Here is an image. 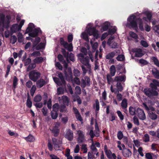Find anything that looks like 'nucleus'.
Returning a JSON list of instances; mask_svg holds the SVG:
<instances>
[{
  "label": "nucleus",
  "instance_id": "nucleus-1",
  "mask_svg": "<svg viewBox=\"0 0 159 159\" xmlns=\"http://www.w3.org/2000/svg\"><path fill=\"white\" fill-rule=\"evenodd\" d=\"M143 14L146 16L147 18L143 17V20L147 22H150L152 15L151 12L148 11H146L141 14H139L138 15L136 14L131 15L127 19L128 24H129L130 26L137 30L138 29L137 22L139 24V29L141 31H143L144 28L142 20L138 17V16L141 17V16Z\"/></svg>",
  "mask_w": 159,
  "mask_h": 159
},
{
  "label": "nucleus",
  "instance_id": "nucleus-2",
  "mask_svg": "<svg viewBox=\"0 0 159 159\" xmlns=\"http://www.w3.org/2000/svg\"><path fill=\"white\" fill-rule=\"evenodd\" d=\"M88 35H93V36L94 38L90 40V43L92 45L93 49L95 50L97 48L98 44L97 43H95L93 44V41H94L95 39H97L99 37V35L98 31L95 28L92 27V24L91 23L88 24L85 32L81 34V37L85 41L89 42V40Z\"/></svg>",
  "mask_w": 159,
  "mask_h": 159
},
{
  "label": "nucleus",
  "instance_id": "nucleus-3",
  "mask_svg": "<svg viewBox=\"0 0 159 159\" xmlns=\"http://www.w3.org/2000/svg\"><path fill=\"white\" fill-rule=\"evenodd\" d=\"M26 32L25 33L30 32L29 34V36L34 37L37 36L38 34L40 33L41 31L39 28H35L34 25L30 23L29 24Z\"/></svg>",
  "mask_w": 159,
  "mask_h": 159
},
{
  "label": "nucleus",
  "instance_id": "nucleus-4",
  "mask_svg": "<svg viewBox=\"0 0 159 159\" xmlns=\"http://www.w3.org/2000/svg\"><path fill=\"white\" fill-rule=\"evenodd\" d=\"M10 16H7L5 18V16L3 14L0 15V30H3L4 28H8L10 22Z\"/></svg>",
  "mask_w": 159,
  "mask_h": 159
},
{
  "label": "nucleus",
  "instance_id": "nucleus-5",
  "mask_svg": "<svg viewBox=\"0 0 159 159\" xmlns=\"http://www.w3.org/2000/svg\"><path fill=\"white\" fill-rule=\"evenodd\" d=\"M78 57L80 62L89 70L91 69V66L89 64V60L88 57H84L83 53H80L78 55Z\"/></svg>",
  "mask_w": 159,
  "mask_h": 159
},
{
  "label": "nucleus",
  "instance_id": "nucleus-6",
  "mask_svg": "<svg viewBox=\"0 0 159 159\" xmlns=\"http://www.w3.org/2000/svg\"><path fill=\"white\" fill-rule=\"evenodd\" d=\"M64 65L65 67V74L66 79L68 81H71L72 80V74L71 68L70 67H67V64L64 62Z\"/></svg>",
  "mask_w": 159,
  "mask_h": 159
},
{
  "label": "nucleus",
  "instance_id": "nucleus-7",
  "mask_svg": "<svg viewBox=\"0 0 159 159\" xmlns=\"http://www.w3.org/2000/svg\"><path fill=\"white\" fill-rule=\"evenodd\" d=\"M40 75L39 72L34 70L29 73V77L30 80L35 82L40 77Z\"/></svg>",
  "mask_w": 159,
  "mask_h": 159
},
{
  "label": "nucleus",
  "instance_id": "nucleus-8",
  "mask_svg": "<svg viewBox=\"0 0 159 159\" xmlns=\"http://www.w3.org/2000/svg\"><path fill=\"white\" fill-rule=\"evenodd\" d=\"M143 92L145 94L149 97L152 96H157L158 94V92L153 89H145Z\"/></svg>",
  "mask_w": 159,
  "mask_h": 159
},
{
  "label": "nucleus",
  "instance_id": "nucleus-9",
  "mask_svg": "<svg viewBox=\"0 0 159 159\" xmlns=\"http://www.w3.org/2000/svg\"><path fill=\"white\" fill-rule=\"evenodd\" d=\"M60 123L58 122H55L53 125V126L52 129H50L52 133L55 136H57L59 133V127Z\"/></svg>",
  "mask_w": 159,
  "mask_h": 159
},
{
  "label": "nucleus",
  "instance_id": "nucleus-10",
  "mask_svg": "<svg viewBox=\"0 0 159 159\" xmlns=\"http://www.w3.org/2000/svg\"><path fill=\"white\" fill-rule=\"evenodd\" d=\"M147 101V102H145L143 103V104L144 106L145 109L147 110H148V107L151 106H152L155 104V103H156L157 105H156V107H159V103L157 101L156 102L154 103L152 102H151V100H146Z\"/></svg>",
  "mask_w": 159,
  "mask_h": 159
},
{
  "label": "nucleus",
  "instance_id": "nucleus-11",
  "mask_svg": "<svg viewBox=\"0 0 159 159\" xmlns=\"http://www.w3.org/2000/svg\"><path fill=\"white\" fill-rule=\"evenodd\" d=\"M77 134L78 137L77 139V141L79 143H81L85 141V136L83 132L80 130L77 131Z\"/></svg>",
  "mask_w": 159,
  "mask_h": 159
},
{
  "label": "nucleus",
  "instance_id": "nucleus-12",
  "mask_svg": "<svg viewBox=\"0 0 159 159\" xmlns=\"http://www.w3.org/2000/svg\"><path fill=\"white\" fill-rule=\"evenodd\" d=\"M60 41L61 44L63 45L64 48H66L69 51L71 52L73 51V47L72 43L68 44L66 42L64 41L62 38H61Z\"/></svg>",
  "mask_w": 159,
  "mask_h": 159
},
{
  "label": "nucleus",
  "instance_id": "nucleus-13",
  "mask_svg": "<svg viewBox=\"0 0 159 159\" xmlns=\"http://www.w3.org/2000/svg\"><path fill=\"white\" fill-rule=\"evenodd\" d=\"M137 115L140 119L144 120L146 119L145 114L143 110L139 108H137L136 111Z\"/></svg>",
  "mask_w": 159,
  "mask_h": 159
},
{
  "label": "nucleus",
  "instance_id": "nucleus-14",
  "mask_svg": "<svg viewBox=\"0 0 159 159\" xmlns=\"http://www.w3.org/2000/svg\"><path fill=\"white\" fill-rule=\"evenodd\" d=\"M116 87L117 88V90L113 89V86L111 85V86L110 89L112 92L117 93L119 92V91H121L123 89V88L121 82H116Z\"/></svg>",
  "mask_w": 159,
  "mask_h": 159
},
{
  "label": "nucleus",
  "instance_id": "nucleus-15",
  "mask_svg": "<svg viewBox=\"0 0 159 159\" xmlns=\"http://www.w3.org/2000/svg\"><path fill=\"white\" fill-rule=\"evenodd\" d=\"M62 52L64 56L66 58L68 62H69L68 60L69 59L71 61H75L74 55L73 54L70 53L69 55L68 53L66 52L64 50H63Z\"/></svg>",
  "mask_w": 159,
  "mask_h": 159
},
{
  "label": "nucleus",
  "instance_id": "nucleus-16",
  "mask_svg": "<svg viewBox=\"0 0 159 159\" xmlns=\"http://www.w3.org/2000/svg\"><path fill=\"white\" fill-rule=\"evenodd\" d=\"M65 136L69 141H71L73 140V132L70 129H67L66 130Z\"/></svg>",
  "mask_w": 159,
  "mask_h": 159
},
{
  "label": "nucleus",
  "instance_id": "nucleus-17",
  "mask_svg": "<svg viewBox=\"0 0 159 159\" xmlns=\"http://www.w3.org/2000/svg\"><path fill=\"white\" fill-rule=\"evenodd\" d=\"M114 37H111L109 38L107 42L108 45L110 46L112 48H115L118 47L117 43L114 41Z\"/></svg>",
  "mask_w": 159,
  "mask_h": 159
},
{
  "label": "nucleus",
  "instance_id": "nucleus-18",
  "mask_svg": "<svg viewBox=\"0 0 159 159\" xmlns=\"http://www.w3.org/2000/svg\"><path fill=\"white\" fill-rule=\"evenodd\" d=\"M90 80L89 78L88 77H85L84 79H82L81 80V86L84 87L86 86H89Z\"/></svg>",
  "mask_w": 159,
  "mask_h": 159
},
{
  "label": "nucleus",
  "instance_id": "nucleus-19",
  "mask_svg": "<svg viewBox=\"0 0 159 159\" xmlns=\"http://www.w3.org/2000/svg\"><path fill=\"white\" fill-rule=\"evenodd\" d=\"M125 75L116 76L114 79V81L116 82H121L125 81Z\"/></svg>",
  "mask_w": 159,
  "mask_h": 159
},
{
  "label": "nucleus",
  "instance_id": "nucleus-20",
  "mask_svg": "<svg viewBox=\"0 0 159 159\" xmlns=\"http://www.w3.org/2000/svg\"><path fill=\"white\" fill-rule=\"evenodd\" d=\"M122 154L125 157H129L132 155V153L130 149H123L122 150Z\"/></svg>",
  "mask_w": 159,
  "mask_h": 159
},
{
  "label": "nucleus",
  "instance_id": "nucleus-21",
  "mask_svg": "<svg viewBox=\"0 0 159 159\" xmlns=\"http://www.w3.org/2000/svg\"><path fill=\"white\" fill-rule=\"evenodd\" d=\"M132 51L135 53V56L136 57H141L143 55L142 50L140 49L134 48Z\"/></svg>",
  "mask_w": 159,
  "mask_h": 159
},
{
  "label": "nucleus",
  "instance_id": "nucleus-22",
  "mask_svg": "<svg viewBox=\"0 0 159 159\" xmlns=\"http://www.w3.org/2000/svg\"><path fill=\"white\" fill-rule=\"evenodd\" d=\"M153 83L150 84V86L151 88L155 90L157 89V86L159 87V81L158 80L153 79L152 80Z\"/></svg>",
  "mask_w": 159,
  "mask_h": 159
},
{
  "label": "nucleus",
  "instance_id": "nucleus-23",
  "mask_svg": "<svg viewBox=\"0 0 159 159\" xmlns=\"http://www.w3.org/2000/svg\"><path fill=\"white\" fill-rule=\"evenodd\" d=\"M120 53L119 50H116L115 52H111L107 54L106 56V58L107 59H110L111 58L114 57L115 55V53Z\"/></svg>",
  "mask_w": 159,
  "mask_h": 159
},
{
  "label": "nucleus",
  "instance_id": "nucleus-24",
  "mask_svg": "<svg viewBox=\"0 0 159 159\" xmlns=\"http://www.w3.org/2000/svg\"><path fill=\"white\" fill-rule=\"evenodd\" d=\"M148 116L149 118L152 120H155L157 118V116L152 111H148Z\"/></svg>",
  "mask_w": 159,
  "mask_h": 159
},
{
  "label": "nucleus",
  "instance_id": "nucleus-25",
  "mask_svg": "<svg viewBox=\"0 0 159 159\" xmlns=\"http://www.w3.org/2000/svg\"><path fill=\"white\" fill-rule=\"evenodd\" d=\"M20 30L21 29L19 28V26L16 24L12 25L11 28V31L12 33H16Z\"/></svg>",
  "mask_w": 159,
  "mask_h": 159
},
{
  "label": "nucleus",
  "instance_id": "nucleus-26",
  "mask_svg": "<svg viewBox=\"0 0 159 159\" xmlns=\"http://www.w3.org/2000/svg\"><path fill=\"white\" fill-rule=\"evenodd\" d=\"M152 74L154 77L157 79H159V70L157 68H154L152 70Z\"/></svg>",
  "mask_w": 159,
  "mask_h": 159
},
{
  "label": "nucleus",
  "instance_id": "nucleus-27",
  "mask_svg": "<svg viewBox=\"0 0 159 159\" xmlns=\"http://www.w3.org/2000/svg\"><path fill=\"white\" fill-rule=\"evenodd\" d=\"M90 129H91V130L89 133V134L90 135L91 138L92 139V140H93V139L95 136H96V137H98L99 135V134L98 133H95V134H94V133L93 130V127L91 128Z\"/></svg>",
  "mask_w": 159,
  "mask_h": 159
},
{
  "label": "nucleus",
  "instance_id": "nucleus-28",
  "mask_svg": "<svg viewBox=\"0 0 159 159\" xmlns=\"http://www.w3.org/2000/svg\"><path fill=\"white\" fill-rule=\"evenodd\" d=\"M46 84L45 81L43 79H41L38 80L37 82V87L41 88Z\"/></svg>",
  "mask_w": 159,
  "mask_h": 159
},
{
  "label": "nucleus",
  "instance_id": "nucleus-29",
  "mask_svg": "<svg viewBox=\"0 0 159 159\" xmlns=\"http://www.w3.org/2000/svg\"><path fill=\"white\" fill-rule=\"evenodd\" d=\"M104 150L105 154L107 157L109 158H112L111 156V152L110 151H108L107 150V146L106 145L104 146Z\"/></svg>",
  "mask_w": 159,
  "mask_h": 159
},
{
  "label": "nucleus",
  "instance_id": "nucleus-30",
  "mask_svg": "<svg viewBox=\"0 0 159 159\" xmlns=\"http://www.w3.org/2000/svg\"><path fill=\"white\" fill-rule=\"evenodd\" d=\"M143 141L145 143H147L150 141V137L149 135L147 134H144L143 138Z\"/></svg>",
  "mask_w": 159,
  "mask_h": 159
},
{
  "label": "nucleus",
  "instance_id": "nucleus-31",
  "mask_svg": "<svg viewBox=\"0 0 159 159\" xmlns=\"http://www.w3.org/2000/svg\"><path fill=\"white\" fill-rule=\"evenodd\" d=\"M43 60V58L41 57H38L36 58L33 60V62L35 63H39L42 62Z\"/></svg>",
  "mask_w": 159,
  "mask_h": 159
},
{
  "label": "nucleus",
  "instance_id": "nucleus-32",
  "mask_svg": "<svg viewBox=\"0 0 159 159\" xmlns=\"http://www.w3.org/2000/svg\"><path fill=\"white\" fill-rule=\"evenodd\" d=\"M151 59L154 62V64L159 67V61L157 58L154 57H152Z\"/></svg>",
  "mask_w": 159,
  "mask_h": 159
},
{
  "label": "nucleus",
  "instance_id": "nucleus-33",
  "mask_svg": "<svg viewBox=\"0 0 159 159\" xmlns=\"http://www.w3.org/2000/svg\"><path fill=\"white\" fill-rule=\"evenodd\" d=\"M110 25V23L108 22H105L102 26V29L103 31L107 30Z\"/></svg>",
  "mask_w": 159,
  "mask_h": 159
},
{
  "label": "nucleus",
  "instance_id": "nucleus-34",
  "mask_svg": "<svg viewBox=\"0 0 159 159\" xmlns=\"http://www.w3.org/2000/svg\"><path fill=\"white\" fill-rule=\"evenodd\" d=\"M51 116L52 119H56L58 116V113L57 111H52L51 112Z\"/></svg>",
  "mask_w": 159,
  "mask_h": 159
},
{
  "label": "nucleus",
  "instance_id": "nucleus-35",
  "mask_svg": "<svg viewBox=\"0 0 159 159\" xmlns=\"http://www.w3.org/2000/svg\"><path fill=\"white\" fill-rule=\"evenodd\" d=\"M110 73L112 76H114L115 74L116 73V69L114 65H112L110 68Z\"/></svg>",
  "mask_w": 159,
  "mask_h": 159
},
{
  "label": "nucleus",
  "instance_id": "nucleus-36",
  "mask_svg": "<svg viewBox=\"0 0 159 159\" xmlns=\"http://www.w3.org/2000/svg\"><path fill=\"white\" fill-rule=\"evenodd\" d=\"M127 100H122L121 103V106L122 108L126 109L127 107Z\"/></svg>",
  "mask_w": 159,
  "mask_h": 159
},
{
  "label": "nucleus",
  "instance_id": "nucleus-37",
  "mask_svg": "<svg viewBox=\"0 0 159 159\" xmlns=\"http://www.w3.org/2000/svg\"><path fill=\"white\" fill-rule=\"evenodd\" d=\"M94 108L96 107V114L98 113L97 111H98L99 110V103L98 100H97L96 101L95 104L93 105Z\"/></svg>",
  "mask_w": 159,
  "mask_h": 159
},
{
  "label": "nucleus",
  "instance_id": "nucleus-38",
  "mask_svg": "<svg viewBox=\"0 0 159 159\" xmlns=\"http://www.w3.org/2000/svg\"><path fill=\"white\" fill-rule=\"evenodd\" d=\"M107 81L109 84L112 83L114 82V80L112 78L111 76L109 75H107Z\"/></svg>",
  "mask_w": 159,
  "mask_h": 159
},
{
  "label": "nucleus",
  "instance_id": "nucleus-39",
  "mask_svg": "<svg viewBox=\"0 0 159 159\" xmlns=\"http://www.w3.org/2000/svg\"><path fill=\"white\" fill-rule=\"evenodd\" d=\"M90 148L92 151V153L94 155L95 154L97 151V149L96 148L95 145L93 143L92 144Z\"/></svg>",
  "mask_w": 159,
  "mask_h": 159
},
{
  "label": "nucleus",
  "instance_id": "nucleus-40",
  "mask_svg": "<svg viewBox=\"0 0 159 159\" xmlns=\"http://www.w3.org/2000/svg\"><path fill=\"white\" fill-rule=\"evenodd\" d=\"M129 111L131 115H134L135 114V109L132 107L130 106L129 107Z\"/></svg>",
  "mask_w": 159,
  "mask_h": 159
},
{
  "label": "nucleus",
  "instance_id": "nucleus-41",
  "mask_svg": "<svg viewBox=\"0 0 159 159\" xmlns=\"http://www.w3.org/2000/svg\"><path fill=\"white\" fill-rule=\"evenodd\" d=\"M36 65L35 63L30 64L28 66L27 69V71H29L30 70L34 69L35 68Z\"/></svg>",
  "mask_w": 159,
  "mask_h": 159
},
{
  "label": "nucleus",
  "instance_id": "nucleus-42",
  "mask_svg": "<svg viewBox=\"0 0 159 159\" xmlns=\"http://www.w3.org/2000/svg\"><path fill=\"white\" fill-rule=\"evenodd\" d=\"M52 140L53 144H54V143L57 144H62V141L60 140H57L55 138H52Z\"/></svg>",
  "mask_w": 159,
  "mask_h": 159
},
{
  "label": "nucleus",
  "instance_id": "nucleus-43",
  "mask_svg": "<svg viewBox=\"0 0 159 159\" xmlns=\"http://www.w3.org/2000/svg\"><path fill=\"white\" fill-rule=\"evenodd\" d=\"M58 76L60 78L61 81L63 84H65V81L62 74L60 72H58Z\"/></svg>",
  "mask_w": 159,
  "mask_h": 159
},
{
  "label": "nucleus",
  "instance_id": "nucleus-44",
  "mask_svg": "<svg viewBox=\"0 0 159 159\" xmlns=\"http://www.w3.org/2000/svg\"><path fill=\"white\" fill-rule=\"evenodd\" d=\"M129 34L131 37L134 39H138V36L137 35L136 33L133 32H130L129 33Z\"/></svg>",
  "mask_w": 159,
  "mask_h": 159
},
{
  "label": "nucleus",
  "instance_id": "nucleus-45",
  "mask_svg": "<svg viewBox=\"0 0 159 159\" xmlns=\"http://www.w3.org/2000/svg\"><path fill=\"white\" fill-rule=\"evenodd\" d=\"M140 43L142 46L145 48H147L149 46L148 43L145 40H141Z\"/></svg>",
  "mask_w": 159,
  "mask_h": 159
},
{
  "label": "nucleus",
  "instance_id": "nucleus-46",
  "mask_svg": "<svg viewBox=\"0 0 159 159\" xmlns=\"http://www.w3.org/2000/svg\"><path fill=\"white\" fill-rule=\"evenodd\" d=\"M133 121L134 124L136 125L137 126H139V119L136 116H134V117L133 118Z\"/></svg>",
  "mask_w": 159,
  "mask_h": 159
},
{
  "label": "nucleus",
  "instance_id": "nucleus-47",
  "mask_svg": "<svg viewBox=\"0 0 159 159\" xmlns=\"http://www.w3.org/2000/svg\"><path fill=\"white\" fill-rule=\"evenodd\" d=\"M53 80L55 83L58 85L61 86L63 84L61 81V82L59 81V79L56 77L53 78Z\"/></svg>",
  "mask_w": 159,
  "mask_h": 159
},
{
  "label": "nucleus",
  "instance_id": "nucleus-48",
  "mask_svg": "<svg viewBox=\"0 0 159 159\" xmlns=\"http://www.w3.org/2000/svg\"><path fill=\"white\" fill-rule=\"evenodd\" d=\"M26 138L27 141L30 142H33L35 140L34 137L31 135H29Z\"/></svg>",
  "mask_w": 159,
  "mask_h": 159
},
{
  "label": "nucleus",
  "instance_id": "nucleus-49",
  "mask_svg": "<svg viewBox=\"0 0 159 159\" xmlns=\"http://www.w3.org/2000/svg\"><path fill=\"white\" fill-rule=\"evenodd\" d=\"M125 58L123 55H120L116 57V59L118 61H122L124 60Z\"/></svg>",
  "mask_w": 159,
  "mask_h": 159
},
{
  "label": "nucleus",
  "instance_id": "nucleus-50",
  "mask_svg": "<svg viewBox=\"0 0 159 159\" xmlns=\"http://www.w3.org/2000/svg\"><path fill=\"white\" fill-rule=\"evenodd\" d=\"M123 136L122 132L120 131H119L117 134V137L118 139L119 140H121L124 137Z\"/></svg>",
  "mask_w": 159,
  "mask_h": 159
},
{
  "label": "nucleus",
  "instance_id": "nucleus-51",
  "mask_svg": "<svg viewBox=\"0 0 159 159\" xmlns=\"http://www.w3.org/2000/svg\"><path fill=\"white\" fill-rule=\"evenodd\" d=\"M17 41V38L15 35L11 36V42L12 44H14Z\"/></svg>",
  "mask_w": 159,
  "mask_h": 159
},
{
  "label": "nucleus",
  "instance_id": "nucleus-52",
  "mask_svg": "<svg viewBox=\"0 0 159 159\" xmlns=\"http://www.w3.org/2000/svg\"><path fill=\"white\" fill-rule=\"evenodd\" d=\"M36 87L34 85L32 87L30 90V94L32 96H33L34 93L36 90Z\"/></svg>",
  "mask_w": 159,
  "mask_h": 159
},
{
  "label": "nucleus",
  "instance_id": "nucleus-53",
  "mask_svg": "<svg viewBox=\"0 0 159 159\" xmlns=\"http://www.w3.org/2000/svg\"><path fill=\"white\" fill-rule=\"evenodd\" d=\"M75 93L77 94H80L81 93L80 88L79 86H76L75 88Z\"/></svg>",
  "mask_w": 159,
  "mask_h": 159
},
{
  "label": "nucleus",
  "instance_id": "nucleus-54",
  "mask_svg": "<svg viewBox=\"0 0 159 159\" xmlns=\"http://www.w3.org/2000/svg\"><path fill=\"white\" fill-rule=\"evenodd\" d=\"M42 112L44 116H46L47 115L48 109L46 107H43L42 109Z\"/></svg>",
  "mask_w": 159,
  "mask_h": 159
},
{
  "label": "nucleus",
  "instance_id": "nucleus-55",
  "mask_svg": "<svg viewBox=\"0 0 159 159\" xmlns=\"http://www.w3.org/2000/svg\"><path fill=\"white\" fill-rule=\"evenodd\" d=\"M18 41L19 42H21L23 41V37L22 34L19 33L18 35Z\"/></svg>",
  "mask_w": 159,
  "mask_h": 159
},
{
  "label": "nucleus",
  "instance_id": "nucleus-56",
  "mask_svg": "<svg viewBox=\"0 0 159 159\" xmlns=\"http://www.w3.org/2000/svg\"><path fill=\"white\" fill-rule=\"evenodd\" d=\"M116 31V27H113L109 31V33L110 34H114Z\"/></svg>",
  "mask_w": 159,
  "mask_h": 159
},
{
  "label": "nucleus",
  "instance_id": "nucleus-57",
  "mask_svg": "<svg viewBox=\"0 0 159 159\" xmlns=\"http://www.w3.org/2000/svg\"><path fill=\"white\" fill-rule=\"evenodd\" d=\"M45 43H41L36 47L37 49H39L44 48L45 47Z\"/></svg>",
  "mask_w": 159,
  "mask_h": 159
},
{
  "label": "nucleus",
  "instance_id": "nucleus-58",
  "mask_svg": "<svg viewBox=\"0 0 159 159\" xmlns=\"http://www.w3.org/2000/svg\"><path fill=\"white\" fill-rule=\"evenodd\" d=\"M74 75L76 77L79 76L80 74V71L77 69H74Z\"/></svg>",
  "mask_w": 159,
  "mask_h": 159
},
{
  "label": "nucleus",
  "instance_id": "nucleus-59",
  "mask_svg": "<svg viewBox=\"0 0 159 159\" xmlns=\"http://www.w3.org/2000/svg\"><path fill=\"white\" fill-rule=\"evenodd\" d=\"M81 149L84 150V153H86L87 152L88 149L86 144H83L81 147Z\"/></svg>",
  "mask_w": 159,
  "mask_h": 159
},
{
  "label": "nucleus",
  "instance_id": "nucleus-60",
  "mask_svg": "<svg viewBox=\"0 0 159 159\" xmlns=\"http://www.w3.org/2000/svg\"><path fill=\"white\" fill-rule=\"evenodd\" d=\"M40 40V39L39 38H36L35 39V41L33 42L34 46H36L39 42Z\"/></svg>",
  "mask_w": 159,
  "mask_h": 159
},
{
  "label": "nucleus",
  "instance_id": "nucleus-61",
  "mask_svg": "<svg viewBox=\"0 0 159 159\" xmlns=\"http://www.w3.org/2000/svg\"><path fill=\"white\" fill-rule=\"evenodd\" d=\"M18 80L16 76H14L13 81V86L14 88L16 87V85L17 84Z\"/></svg>",
  "mask_w": 159,
  "mask_h": 159
},
{
  "label": "nucleus",
  "instance_id": "nucleus-62",
  "mask_svg": "<svg viewBox=\"0 0 159 159\" xmlns=\"http://www.w3.org/2000/svg\"><path fill=\"white\" fill-rule=\"evenodd\" d=\"M117 114L121 120H122L124 119V116L122 114L121 112L120 111H117Z\"/></svg>",
  "mask_w": 159,
  "mask_h": 159
},
{
  "label": "nucleus",
  "instance_id": "nucleus-63",
  "mask_svg": "<svg viewBox=\"0 0 159 159\" xmlns=\"http://www.w3.org/2000/svg\"><path fill=\"white\" fill-rule=\"evenodd\" d=\"M26 105L28 107L30 108L32 106V102L30 100H27Z\"/></svg>",
  "mask_w": 159,
  "mask_h": 159
},
{
  "label": "nucleus",
  "instance_id": "nucleus-64",
  "mask_svg": "<svg viewBox=\"0 0 159 159\" xmlns=\"http://www.w3.org/2000/svg\"><path fill=\"white\" fill-rule=\"evenodd\" d=\"M54 146V149L56 150H60V148L61 146V144H56L54 143V144H53Z\"/></svg>",
  "mask_w": 159,
  "mask_h": 159
}]
</instances>
